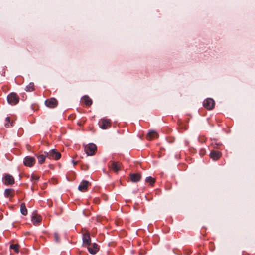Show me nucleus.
Instances as JSON below:
<instances>
[{"mask_svg":"<svg viewBox=\"0 0 255 255\" xmlns=\"http://www.w3.org/2000/svg\"><path fill=\"white\" fill-rule=\"evenodd\" d=\"M108 167L115 172H118L121 170L122 164L119 162L110 161Z\"/></svg>","mask_w":255,"mask_h":255,"instance_id":"obj_1","label":"nucleus"},{"mask_svg":"<svg viewBox=\"0 0 255 255\" xmlns=\"http://www.w3.org/2000/svg\"><path fill=\"white\" fill-rule=\"evenodd\" d=\"M45 154L49 158H53L55 160H58L61 157V154L56 149H52L49 152H45Z\"/></svg>","mask_w":255,"mask_h":255,"instance_id":"obj_2","label":"nucleus"},{"mask_svg":"<svg viewBox=\"0 0 255 255\" xmlns=\"http://www.w3.org/2000/svg\"><path fill=\"white\" fill-rule=\"evenodd\" d=\"M82 235L83 245L85 247L89 246L91 244L90 233L88 231L85 230L83 232Z\"/></svg>","mask_w":255,"mask_h":255,"instance_id":"obj_3","label":"nucleus"},{"mask_svg":"<svg viewBox=\"0 0 255 255\" xmlns=\"http://www.w3.org/2000/svg\"><path fill=\"white\" fill-rule=\"evenodd\" d=\"M7 99L8 102L12 105H15L19 102V97L15 93H11L9 94Z\"/></svg>","mask_w":255,"mask_h":255,"instance_id":"obj_4","label":"nucleus"},{"mask_svg":"<svg viewBox=\"0 0 255 255\" xmlns=\"http://www.w3.org/2000/svg\"><path fill=\"white\" fill-rule=\"evenodd\" d=\"M97 147L96 145L93 143L89 144L85 147V151L88 155H93Z\"/></svg>","mask_w":255,"mask_h":255,"instance_id":"obj_5","label":"nucleus"},{"mask_svg":"<svg viewBox=\"0 0 255 255\" xmlns=\"http://www.w3.org/2000/svg\"><path fill=\"white\" fill-rule=\"evenodd\" d=\"M99 125L102 129H105L110 127L111 122L109 119H102L99 122Z\"/></svg>","mask_w":255,"mask_h":255,"instance_id":"obj_6","label":"nucleus"},{"mask_svg":"<svg viewBox=\"0 0 255 255\" xmlns=\"http://www.w3.org/2000/svg\"><path fill=\"white\" fill-rule=\"evenodd\" d=\"M203 106L208 110H212L215 106V102L211 98H208L203 102Z\"/></svg>","mask_w":255,"mask_h":255,"instance_id":"obj_7","label":"nucleus"},{"mask_svg":"<svg viewBox=\"0 0 255 255\" xmlns=\"http://www.w3.org/2000/svg\"><path fill=\"white\" fill-rule=\"evenodd\" d=\"M45 105L50 108L56 107L58 104L57 100L54 98H51L45 101Z\"/></svg>","mask_w":255,"mask_h":255,"instance_id":"obj_8","label":"nucleus"},{"mask_svg":"<svg viewBox=\"0 0 255 255\" xmlns=\"http://www.w3.org/2000/svg\"><path fill=\"white\" fill-rule=\"evenodd\" d=\"M35 160L33 157L27 156L24 159V164L28 167H32L35 163Z\"/></svg>","mask_w":255,"mask_h":255,"instance_id":"obj_9","label":"nucleus"},{"mask_svg":"<svg viewBox=\"0 0 255 255\" xmlns=\"http://www.w3.org/2000/svg\"><path fill=\"white\" fill-rule=\"evenodd\" d=\"M3 182L5 184L11 185L14 183V180L13 177L9 174H6L3 179Z\"/></svg>","mask_w":255,"mask_h":255,"instance_id":"obj_10","label":"nucleus"},{"mask_svg":"<svg viewBox=\"0 0 255 255\" xmlns=\"http://www.w3.org/2000/svg\"><path fill=\"white\" fill-rule=\"evenodd\" d=\"M158 134L155 130H151L147 133L146 138L148 140H152L158 138Z\"/></svg>","mask_w":255,"mask_h":255,"instance_id":"obj_11","label":"nucleus"},{"mask_svg":"<svg viewBox=\"0 0 255 255\" xmlns=\"http://www.w3.org/2000/svg\"><path fill=\"white\" fill-rule=\"evenodd\" d=\"M222 154L218 151H212L210 154V157L214 160H217L221 157Z\"/></svg>","mask_w":255,"mask_h":255,"instance_id":"obj_12","label":"nucleus"},{"mask_svg":"<svg viewBox=\"0 0 255 255\" xmlns=\"http://www.w3.org/2000/svg\"><path fill=\"white\" fill-rule=\"evenodd\" d=\"M32 221L34 224H39L41 221V217L35 212H33L32 215Z\"/></svg>","mask_w":255,"mask_h":255,"instance_id":"obj_13","label":"nucleus"},{"mask_svg":"<svg viewBox=\"0 0 255 255\" xmlns=\"http://www.w3.org/2000/svg\"><path fill=\"white\" fill-rule=\"evenodd\" d=\"M89 182L86 180L83 181L78 187V189L82 192H84L87 189V186Z\"/></svg>","mask_w":255,"mask_h":255,"instance_id":"obj_14","label":"nucleus"},{"mask_svg":"<svg viewBox=\"0 0 255 255\" xmlns=\"http://www.w3.org/2000/svg\"><path fill=\"white\" fill-rule=\"evenodd\" d=\"M87 247L88 251L92 254H96L99 250L98 246L96 243H94L91 247Z\"/></svg>","mask_w":255,"mask_h":255,"instance_id":"obj_15","label":"nucleus"},{"mask_svg":"<svg viewBox=\"0 0 255 255\" xmlns=\"http://www.w3.org/2000/svg\"><path fill=\"white\" fill-rule=\"evenodd\" d=\"M81 101L82 102L84 103V104L87 106H89L91 105V104H92V99H90L89 97L87 95L84 96L82 98Z\"/></svg>","mask_w":255,"mask_h":255,"instance_id":"obj_16","label":"nucleus"},{"mask_svg":"<svg viewBox=\"0 0 255 255\" xmlns=\"http://www.w3.org/2000/svg\"><path fill=\"white\" fill-rule=\"evenodd\" d=\"M130 180L132 182H136L139 181L141 179V175L138 173L131 174L130 175Z\"/></svg>","mask_w":255,"mask_h":255,"instance_id":"obj_17","label":"nucleus"},{"mask_svg":"<svg viewBox=\"0 0 255 255\" xmlns=\"http://www.w3.org/2000/svg\"><path fill=\"white\" fill-rule=\"evenodd\" d=\"M14 190L12 189H6L4 191L5 196L7 197H12L14 195Z\"/></svg>","mask_w":255,"mask_h":255,"instance_id":"obj_18","label":"nucleus"},{"mask_svg":"<svg viewBox=\"0 0 255 255\" xmlns=\"http://www.w3.org/2000/svg\"><path fill=\"white\" fill-rule=\"evenodd\" d=\"M20 212L23 215H26L27 214V210L24 203H22L20 205Z\"/></svg>","mask_w":255,"mask_h":255,"instance_id":"obj_19","label":"nucleus"},{"mask_svg":"<svg viewBox=\"0 0 255 255\" xmlns=\"http://www.w3.org/2000/svg\"><path fill=\"white\" fill-rule=\"evenodd\" d=\"M34 90V84L33 83H30L25 88L27 92H32Z\"/></svg>","mask_w":255,"mask_h":255,"instance_id":"obj_20","label":"nucleus"},{"mask_svg":"<svg viewBox=\"0 0 255 255\" xmlns=\"http://www.w3.org/2000/svg\"><path fill=\"white\" fill-rule=\"evenodd\" d=\"M40 177L35 174H32L30 178V180L33 183H36L39 179Z\"/></svg>","mask_w":255,"mask_h":255,"instance_id":"obj_21","label":"nucleus"},{"mask_svg":"<svg viewBox=\"0 0 255 255\" xmlns=\"http://www.w3.org/2000/svg\"><path fill=\"white\" fill-rule=\"evenodd\" d=\"M46 156H46V154H45V155H40L38 156L37 157L38 159V162L40 164L43 163L45 161V158H46Z\"/></svg>","mask_w":255,"mask_h":255,"instance_id":"obj_22","label":"nucleus"},{"mask_svg":"<svg viewBox=\"0 0 255 255\" xmlns=\"http://www.w3.org/2000/svg\"><path fill=\"white\" fill-rule=\"evenodd\" d=\"M155 179L151 176L147 177L146 179V182L149 183L150 185H152L155 183Z\"/></svg>","mask_w":255,"mask_h":255,"instance_id":"obj_23","label":"nucleus"},{"mask_svg":"<svg viewBox=\"0 0 255 255\" xmlns=\"http://www.w3.org/2000/svg\"><path fill=\"white\" fill-rule=\"evenodd\" d=\"M10 248L16 253H18L19 251V245L18 244H11L10 246Z\"/></svg>","mask_w":255,"mask_h":255,"instance_id":"obj_24","label":"nucleus"},{"mask_svg":"<svg viewBox=\"0 0 255 255\" xmlns=\"http://www.w3.org/2000/svg\"><path fill=\"white\" fill-rule=\"evenodd\" d=\"M6 123H5V126L6 128H9L10 127L9 126V124H10V126H12V124H13V122H10V118L9 117H7L6 118Z\"/></svg>","mask_w":255,"mask_h":255,"instance_id":"obj_25","label":"nucleus"},{"mask_svg":"<svg viewBox=\"0 0 255 255\" xmlns=\"http://www.w3.org/2000/svg\"><path fill=\"white\" fill-rule=\"evenodd\" d=\"M54 237L55 241L56 242H59L60 239H59V235L58 233H54Z\"/></svg>","mask_w":255,"mask_h":255,"instance_id":"obj_26","label":"nucleus"},{"mask_svg":"<svg viewBox=\"0 0 255 255\" xmlns=\"http://www.w3.org/2000/svg\"><path fill=\"white\" fill-rule=\"evenodd\" d=\"M77 161H75V160H73L72 161V163L73 164V165L75 166L77 164Z\"/></svg>","mask_w":255,"mask_h":255,"instance_id":"obj_27","label":"nucleus"}]
</instances>
